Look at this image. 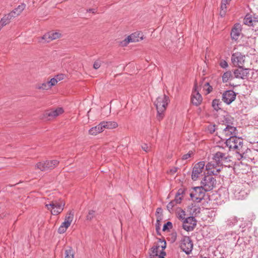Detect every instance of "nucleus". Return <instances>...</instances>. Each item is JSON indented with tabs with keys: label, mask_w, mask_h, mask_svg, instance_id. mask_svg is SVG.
I'll return each instance as SVG.
<instances>
[{
	"label": "nucleus",
	"mask_w": 258,
	"mask_h": 258,
	"mask_svg": "<svg viewBox=\"0 0 258 258\" xmlns=\"http://www.w3.org/2000/svg\"><path fill=\"white\" fill-rule=\"evenodd\" d=\"M3 160V159L2 158H1V157H0V161H1V160Z\"/></svg>",
	"instance_id": "obj_58"
},
{
	"label": "nucleus",
	"mask_w": 258,
	"mask_h": 258,
	"mask_svg": "<svg viewBox=\"0 0 258 258\" xmlns=\"http://www.w3.org/2000/svg\"><path fill=\"white\" fill-rule=\"evenodd\" d=\"M184 192V190L183 188H180L178 190L176 195H177L178 196H182V195L183 194Z\"/></svg>",
	"instance_id": "obj_49"
},
{
	"label": "nucleus",
	"mask_w": 258,
	"mask_h": 258,
	"mask_svg": "<svg viewBox=\"0 0 258 258\" xmlns=\"http://www.w3.org/2000/svg\"><path fill=\"white\" fill-rule=\"evenodd\" d=\"M251 26L252 27V30H254L255 32L258 31V21L254 20Z\"/></svg>",
	"instance_id": "obj_40"
},
{
	"label": "nucleus",
	"mask_w": 258,
	"mask_h": 258,
	"mask_svg": "<svg viewBox=\"0 0 258 258\" xmlns=\"http://www.w3.org/2000/svg\"><path fill=\"white\" fill-rule=\"evenodd\" d=\"M103 131V129L100 123L97 126L90 129L89 133L91 135H96Z\"/></svg>",
	"instance_id": "obj_26"
},
{
	"label": "nucleus",
	"mask_w": 258,
	"mask_h": 258,
	"mask_svg": "<svg viewBox=\"0 0 258 258\" xmlns=\"http://www.w3.org/2000/svg\"><path fill=\"white\" fill-rule=\"evenodd\" d=\"M221 165L212 159L206 166V169L210 174L217 175L221 170Z\"/></svg>",
	"instance_id": "obj_11"
},
{
	"label": "nucleus",
	"mask_w": 258,
	"mask_h": 258,
	"mask_svg": "<svg viewBox=\"0 0 258 258\" xmlns=\"http://www.w3.org/2000/svg\"><path fill=\"white\" fill-rule=\"evenodd\" d=\"M177 167H173L170 170L169 172L170 174H173L177 171Z\"/></svg>",
	"instance_id": "obj_50"
},
{
	"label": "nucleus",
	"mask_w": 258,
	"mask_h": 258,
	"mask_svg": "<svg viewBox=\"0 0 258 258\" xmlns=\"http://www.w3.org/2000/svg\"><path fill=\"white\" fill-rule=\"evenodd\" d=\"M143 37L142 34H140V33H134L128 36L126 38L122 41L121 42V44L122 46H126L130 42H139V41L143 40Z\"/></svg>",
	"instance_id": "obj_13"
},
{
	"label": "nucleus",
	"mask_w": 258,
	"mask_h": 258,
	"mask_svg": "<svg viewBox=\"0 0 258 258\" xmlns=\"http://www.w3.org/2000/svg\"><path fill=\"white\" fill-rule=\"evenodd\" d=\"M234 191L235 197L238 200H242L246 197V192L244 190H242L239 185L235 186Z\"/></svg>",
	"instance_id": "obj_21"
},
{
	"label": "nucleus",
	"mask_w": 258,
	"mask_h": 258,
	"mask_svg": "<svg viewBox=\"0 0 258 258\" xmlns=\"http://www.w3.org/2000/svg\"><path fill=\"white\" fill-rule=\"evenodd\" d=\"M236 97V93L232 90H228L223 93L222 100L227 104L231 103Z\"/></svg>",
	"instance_id": "obj_17"
},
{
	"label": "nucleus",
	"mask_w": 258,
	"mask_h": 258,
	"mask_svg": "<svg viewBox=\"0 0 258 258\" xmlns=\"http://www.w3.org/2000/svg\"><path fill=\"white\" fill-rule=\"evenodd\" d=\"M226 144L230 150L235 151L240 155L244 153L243 150V140L241 138L231 137L226 139Z\"/></svg>",
	"instance_id": "obj_2"
},
{
	"label": "nucleus",
	"mask_w": 258,
	"mask_h": 258,
	"mask_svg": "<svg viewBox=\"0 0 258 258\" xmlns=\"http://www.w3.org/2000/svg\"><path fill=\"white\" fill-rule=\"evenodd\" d=\"M222 106V102L219 99H214L212 101V107L216 110L218 111L221 109Z\"/></svg>",
	"instance_id": "obj_29"
},
{
	"label": "nucleus",
	"mask_w": 258,
	"mask_h": 258,
	"mask_svg": "<svg viewBox=\"0 0 258 258\" xmlns=\"http://www.w3.org/2000/svg\"><path fill=\"white\" fill-rule=\"evenodd\" d=\"M4 27V26H2V25H0V30L2 29V28Z\"/></svg>",
	"instance_id": "obj_57"
},
{
	"label": "nucleus",
	"mask_w": 258,
	"mask_h": 258,
	"mask_svg": "<svg viewBox=\"0 0 258 258\" xmlns=\"http://www.w3.org/2000/svg\"><path fill=\"white\" fill-rule=\"evenodd\" d=\"M88 12H92V13H95L96 12V10L95 9H89L87 10Z\"/></svg>",
	"instance_id": "obj_52"
},
{
	"label": "nucleus",
	"mask_w": 258,
	"mask_h": 258,
	"mask_svg": "<svg viewBox=\"0 0 258 258\" xmlns=\"http://www.w3.org/2000/svg\"><path fill=\"white\" fill-rule=\"evenodd\" d=\"M100 124L103 130L104 128L113 129L117 126V123L114 121H102Z\"/></svg>",
	"instance_id": "obj_25"
},
{
	"label": "nucleus",
	"mask_w": 258,
	"mask_h": 258,
	"mask_svg": "<svg viewBox=\"0 0 258 258\" xmlns=\"http://www.w3.org/2000/svg\"><path fill=\"white\" fill-rule=\"evenodd\" d=\"M172 227V224L170 222H167L166 224H165L163 227V231H165L166 230H168L170 229H171Z\"/></svg>",
	"instance_id": "obj_39"
},
{
	"label": "nucleus",
	"mask_w": 258,
	"mask_h": 258,
	"mask_svg": "<svg viewBox=\"0 0 258 258\" xmlns=\"http://www.w3.org/2000/svg\"><path fill=\"white\" fill-rule=\"evenodd\" d=\"M177 204L174 200L171 201L167 205V210L171 212L173 208Z\"/></svg>",
	"instance_id": "obj_38"
},
{
	"label": "nucleus",
	"mask_w": 258,
	"mask_h": 258,
	"mask_svg": "<svg viewBox=\"0 0 258 258\" xmlns=\"http://www.w3.org/2000/svg\"><path fill=\"white\" fill-rule=\"evenodd\" d=\"M55 78H56L58 82L63 79V75L62 74H61L60 75H57L55 77Z\"/></svg>",
	"instance_id": "obj_51"
},
{
	"label": "nucleus",
	"mask_w": 258,
	"mask_h": 258,
	"mask_svg": "<svg viewBox=\"0 0 258 258\" xmlns=\"http://www.w3.org/2000/svg\"><path fill=\"white\" fill-rule=\"evenodd\" d=\"M180 248L186 254H189L193 248V243L188 236H183L180 240Z\"/></svg>",
	"instance_id": "obj_8"
},
{
	"label": "nucleus",
	"mask_w": 258,
	"mask_h": 258,
	"mask_svg": "<svg viewBox=\"0 0 258 258\" xmlns=\"http://www.w3.org/2000/svg\"><path fill=\"white\" fill-rule=\"evenodd\" d=\"M95 212L93 210L89 211L88 214L87 216L88 220H91L94 216Z\"/></svg>",
	"instance_id": "obj_46"
},
{
	"label": "nucleus",
	"mask_w": 258,
	"mask_h": 258,
	"mask_svg": "<svg viewBox=\"0 0 258 258\" xmlns=\"http://www.w3.org/2000/svg\"><path fill=\"white\" fill-rule=\"evenodd\" d=\"M254 20L252 19V17L249 15H246L243 20V23L245 25L251 26Z\"/></svg>",
	"instance_id": "obj_33"
},
{
	"label": "nucleus",
	"mask_w": 258,
	"mask_h": 258,
	"mask_svg": "<svg viewBox=\"0 0 258 258\" xmlns=\"http://www.w3.org/2000/svg\"><path fill=\"white\" fill-rule=\"evenodd\" d=\"M219 65L223 69H225L228 66L227 62L224 60H221L219 63Z\"/></svg>",
	"instance_id": "obj_43"
},
{
	"label": "nucleus",
	"mask_w": 258,
	"mask_h": 258,
	"mask_svg": "<svg viewBox=\"0 0 258 258\" xmlns=\"http://www.w3.org/2000/svg\"><path fill=\"white\" fill-rule=\"evenodd\" d=\"M26 5L24 4H22L17 7L13 11L10 13V15L13 18H14L19 15H20L22 11L25 8Z\"/></svg>",
	"instance_id": "obj_23"
},
{
	"label": "nucleus",
	"mask_w": 258,
	"mask_h": 258,
	"mask_svg": "<svg viewBox=\"0 0 258 258\" xmlns=\"http://www.w3.org/2000/svg\"><path fill=\"white\" fill-rule=\"evenodd\" d=\"M205 166L204 161H200L194 165L191 173V179L193 180H197L202 175Z\"/></svg>",
	"instance_id": "obj_9"
},
{
	"label": "nucleus",
	"mask_w": 258,
	"mask_h": 258,
	"mask_svg": "<svg viewBox=\"0 0 258 258\" xmlns=\"http://www.w3.org/2000/svg\"><path fill=\"white\" fill-rule=\"evenodd\" d=\"M151 147L147 144H144L142 145V149L146 152H148L150 150Z\"/></svg>",
	"instance_id": "obj_42"
},
{
	"label": "nucleus",
	"mask_w": 258,
	"mask_h": 258,
	"mask_svg": "<svg viewBox=\"0 0 258 258\" xmlns=\"http://www.w3.org/2000/svg\"><path fill=\"white\" fill-rule=\"evenodd\" d=\"M192 154V152H189L188 153L185 154L182 156V160H186L189 157H191V155Z\"/></svg>",
	"instance_id": "obj_47"
},
{
	"label": "nucleus",
	"mask_w": 258,
	"mask_h": 258,
	"mask_svg": "<svg viewBox=\"0 0 258 258\" xmlns=\"http://www.w3.org/2000/svg\"><path fill=\"white\" fill-rule=\"evenodd\" d=\"M212 174L206 175L201 181L202 187L205 191L212 190L216 186V180L212 176Z\"/></svg>",
	"instance_id": "obj_4"
},
{
	"label": "nucleus",
	"mask_w": 258,
	"mask_h": 258,
	"mask_svg": "<svg viewBox=\"0 0 258 258\" xmlns=\"http://www.w3.org/2000/svg\"><path fill=\"white\" fill-rule=\"evenodd\" d=\"M185 212L183 210L180 209L178 210V211L177 212L178 218L179 219H181L184 221L185 219Z\"/></svg>",
	"instance_id": "obj_36"
},
{
	"label": "nucleus",
	"mask_w": 258,
	"mask_h": 258,
	"mask_svg": "<svg viewBox=\"0 0 258 258\" xmlns=\"http://www.w3.org/2000/svg\"><path fill=\"white\" fill-rule=\"evenodd\" d=\"M64 203L63 201H54L49 204H46L45 207L51 211L52 214L57 215L60 214L63 210Z\"/></svg>",
	"instance_id": "obj_5"
},
{
	"label": "nucleus",
	"mask_w": 258,
	"mask_h": 258,
	"mask_svg": "<svg viewBox=\"0 0 258 258\" xmlns=\"http://www.w3.org/2000/svg\"><path fill=\"white\" fill-rule=\"evenodd\" d=\"M101 62L99 60L95 61L93 64V68L96 70L99 69L101 66Z\"/></svg>",
	"instance_id": "obj_44"
},
{
	"label": "nucleus",
	"mask_w": 258,
	"mask_h": 258,
	"mask_svg": "<svg viewBox=\"0 0 258 258\" xmlns=\"http://www.w3.org/2000/svg\"><path fill=\"white\" fill-rule=\"evenodd\" d=\"M233 78L232 73L230 71L225 72L222 76V80L223 82L226 83Z\"/></svg>",
	"instance_id": "obj_31"
},
{
	"label": "nucleus",
	"mask_w": 258,
	"mask_h": 258,
	"mask_svg": "<svg viewBox=\"0 0 258 258\" xmlns=\"http://www.w3.org/2000/svg\"><path fill=\"white\" fill-rule=\"evenodd\" d=\"M74 219V214L71 212L68 213L65 217L64 221L62 223L58 229V232L60 234L64 233L71 225Z\"/></svg>",
	"instance_id": "obj_10"
},
{
	"label": "nucleus",
	"mask_w": 258,
	"mask_h": 258,
	"mask_svg": "<svg viewBox=\"0 0 258 258\" xmlns=\"http://www.w3.org/2000/svg\"><path fill=\"white\" fill-rule=\"evenodd\" d=\"M238 68L234 70L233 74L234 78L241 79H252L250 77V75L254 74V72L252 70L243 69V67H238Z\"/></svg>",
	"instance_id": "obj_6"
},
{
	"label": "nucleus",
	"mask_w": 258,
	"mask_h": 258,
	"mask_svg": "<svg viewBox=\"0 0 258 258\" xmlns=\"http://www.w3.org/2000/svg\"><path fill=\"white\" fill-rule=\"evenodd\" d=\"M162 210L161 208H158L156 211V216L157 219V222L162 220Z\"/></svg>",
	"instance_id": "obj_34"
},
{
	"label": "nucleus",
	"mask_w": 258,
	"mask_h": 258,
	"mask_svg": "<svg viewBox=\"0 0 258 258\" xmlns=\"http://www.w3.org/2000/svg\"><path fill=\"white\" fill-rule=\"evenodd\" d=\"M232 220H233V222H232V224H234L237 221V220L235 217L232 218Z\"/></svg>",
	"instance_id": "obj_55"
},
{
	"label": "nucleus",
	"mask_w": 258,
	"mask_h": 258,
	"mask_svg": "<svg viewBox=\"0 0 258 258\" xmlns=\"http://www.w3.org/2000/svg\"><path fill=\"white\" fill-rule=\"evenodd\" d=\"M63 112V109L61 107H58L55 110H51L46 111L44 115L47 119L50 120L60 115Z\"/></svg>",
	"instance_id": "obj_18"
},
{
	"label": "nucleus",
	"mask_w": 258,
	"mask_h": 258,
	"mask_svg": "<svg viewBox=\"0 0 258 258\" xmlns=\"http://www.w3.org/2000/svg\"><path fill=\"white\" fill-rule=\"evenodd\" d=\"M203 90L206 94H209L212 90V88L210 86L209 83L207 82L203 86Z\"/></svg>",
	"instance_id": "obj_35"
},
{
	"label": "nucleus",
	"mask_w": 258,
	"mask_h": 258,
	"mask_svg": "<svg viewBox=\"0 0 258 258\" xmlns=\"http://www.w3.org/2000/svg\"><path fill=\"white\" fill-rule=\"evenodd\" d=\"M241 25L239 23L235 24L231 32V37L232 39L237 40L241 33Z\"/></svg>",
	"instance_id": "obj_19"
},
{
	"label": "nucleus",
	"mask_w": 258,
	"mask_h": 258,
	"mask_svg": "<svg viewBox=\"0 0 258 258\" xmlns=\"http://www.w3.org/2000/svg\"><path fill=\"white\" fill-rule=\"evenodd\" d=\"M160 221L157 222V220L156 221V229L157 230H158V229L160 228Z\"/></svg>",
	"instance_id": "obj_53"
},
{
	"label": "nucleus",
	"mask_w": 258,
	"mask_h": 258,
	"mask_svg": "<svg viewBox=\"0 0 258 258\" xmlns=\"http://www.w3.org/2000/svg\"><path fill=\"white\" fill-rule=\"evenodd\" d=\"M254 4V6L256 7V9L258 11V0L255 1Z\"/></svg>",
	"instance_id": "obj_54"
},
{
	"label": "nucleus",
	"mask_w": 258,
	"mask_h": 258,
	"mask_svg": "<svg viewBox=\"0 0 258 258\" xmlns=\"http://www.w3.org/2000/svg\"><path fill=\"white\" fill-rule=\"evenodd\" d=\"M245 55L237 52L232 54L231 60L234 66L243 67L245 62Z\"/></svg>",
	"instance_id": "obj_12"
},
{
	"label": "nucleus",
	"mask_w": 258,
	"mask_h": 258,
	"mask_svg": "<svg viewBox=\"0 0 258 258\" xmlns=\"http://www.w3.org/2000/svg\"><path fill=\"white\" fill-rule=\"evenodd\" d=\"M182 199V196H178L177 195H176L174 201L177 204H179V203H180Z\"/></svg>",
	"instance_id": "obj_45"
},
{
	"label": "nucleus",
	"mask_w": 258,
	"mask_h": 258,
	"mask_svg": "<svg viewBox=\"0 0 258 258\" xmlns=\"http://www.w3.org/2000/svg\"><path fill=\"white\" fill-rule=\"evenodd\" d=\"M164 246H162V249H164L166 247V242H164Z\"/></svg>",
	"instance_id": "obj_56"
},
{
	"label": "nucleus",
	"mask_w": 258,
	"mask_h": 258,
	"mask_svg": "<svg viewBox=\"0 0 258 258\" xmlns=\"http://www.w3.org/2000/svg\"><path fill=\"white\" fill-rule=\"evenodd\" d=\"M169 102V97L165 94L159 96L154 102L157 111V118L158 120H161L163 119L164 115V112Z\"/></svg>",
	"instance_id": "obj_1"
},
{
	"label": "nucleus",
	"mask_w": 258,
	"mask_h": 258,
	"mask_svg": "<svg viewBox=\"0 0 258 258\" xmlns=\"http://www.w3.org/2000/svg\"><path fill=\"white\" fill-rule=\"evenodd\" d=\"M38 88L42 90H48L50 89V87L49 85L48 81L42 83L40 86L38 87Z\"/></svg>",
	"instance_id": "obj_37"
},
{
	"label": "nucleus",
	"mask_w": 258,
	"mask_h": 258,
	"mask_svg": "<svg viewBox=\"0 0 258 258\" xmlns=\"http://www.w3.org/2000/svg\"><path fill=\"white\" fill-rule=\"evenodd\" d=\"M158 246H154L152 247L149 253V258H164L165 252L162 251L160 253V254H158Z\"/></svg>",
	"instance_id": "obj_22"
},
{
	"label": "nucleus",
	"mask_w": 258,
	"mask_h": 258,
	"mask_svg": "<svg viewBox=\"0 0 258 258\" xmlns=\"http://www.w3.org/2000/svg\"><path fill=\"white\" fill-rule=\"evenodd\" d=\"M48 82L50 88H51L52 86L55 85L57 83L58 80L56 78H52L50 81H48Z\"/></svg>",
	"instance_id": "obj_41"
},
{
	"label": "nucleus",
	"mask_w": 258,
	"mask_h": 258,
	"mask_svg": "<svg viewBox=\"0 0 258 258\" xmlns=\"http://www.w3.org/2000/svg\"><path fill=\"white\" fill-rule=\"evenodd\" d=\"M218 148L219 150L213 155V159L215 160L217 163L222 166L223 164L228 163L230 161V157L228 153L224 151L223 148L219 147Z\"/></svg>",
	"instance_id": "obj_3"
},
{
	"label": "nucleus",
	"mask_w": 258,
	"mask_h": 258,
	"mask_svg": "<svg viewBox=\"0 0 258 258\" xmlns=\"http://www.w3.org/2000/svg\"><path fill=\"white\" fill-rule=\"evenodd\" d=\"M223 134L226 137L231 138V137H236L237 134L236 128L233 126L227 124L226 127L223 130Z\"/></svg>",
	"instance_id": "obj_20"
},
{
	"label": "nucleus",
	"mask_w": 258,
	"mask_h": 258,
	"mask_svg": "<svg viewBox=\"0 0 258 258\" xmlns=\"http://www.w3.org/2000/svg\"><path fill=\"white\" fill-rule=\"evenodd\" d=\"M12 19L13 18L10 13L6 15L3 18H2L1 20L0 21V25L4 26L9 24L10 22V20Z\"/></svg>",
	"instance_id": "obj_28"
},
{
	"label": "nucleus",
	"mask_w": 258,
	"mask_h": 258,
	"mask_svg": "<svg viewBox=\"0 0 258 258\" xmlns=\"http://www.w3.org/2000/svg\"><path fill=\"white\" fill-rule=\"evenodd\" d=\"M231 0H222L221 4V10L220 12V15L222 17H224L227 12V5H229Z\"/></svg>",
	"instance_id": "obj_24"
},
{
	"label": "nucleus",
	"mask_w": 258,
	"mask_h": 258,
	"mask_svg": "<svg viewBox=\"0 0 258 258\" xmlns=\"http://www.w3.org/2000/svg\"><path fill=\"white\" fill-rule=\"evenodd\" d=\"M61 34L58 32H49L40 37L39 41L42 42V40H44V42H49L53 40L59 38Z\"/></svg>",
	"instance_id": "obj_15"
},
{
	"label": "nucleus",
	"mask_w": 258,
	"mask_h": 258,
	"mask_svg": "<svg viewBox=\"0 0 258 258\" xmlns=\"http://www.w3.org/2000/svg\"><path fill=\"white\" fill-rule=\"evenodd\" d=\"M64 255V258H74V252L71 248L65 250Z\"/></svg>",
	"instance_id": "obj_32"
},
{
	"label": "nucleus",
	"mask_w": 258,
	"mask_h": 258,
	"mask_svg": "<svg viewBox=\"0 0 258 258\" xmlns=\"http://www.w3.org/2000/svg\"><path fill=\"white\" fill-rule=\"evenodd\" d=\"M205 192L201 186L195 187L190 192V197L194 202L200 203L204 198Z\"/></svg>",
	"instance_id": "obj_7"
},
{
	"label": "nucleus",
	"mask_w": 258,
	"mask_h": 258,
	"mask_svg": "<svg viewBox=\"0 0 258 258\" xmlns=\"http://www.w3.org/2000/svg\"><path fill=\"white\" fill-rule=\"evenodd\" d=\"M197 225V221L193 217H189L185 218L183 221V228L187 231H191L194 230Z\"/></svg>",
	"instance_id": "obj_14"
},
{
	"label": "nucleus",
	"mask_w": 258,
	"mask_h": 258,
	"mask_svg": "<svg viewBox=\"0 0 258 258\" xmlns=\"http://www.w3.org/2000/svg\"><path fill=\"white\" fill-rule=\"evenodd\" d=\"M208 130L210 133H213L216 130V127L215 125H210L208 126Z\"/></svg>",
	"instance_id": "obj_48"
},
{
	"label": "nucleus",
	"mask_w": 258,
	"mask_h": 258,
	"mask_svg": "<svg viewBox=\"0 0 258 258\" xmlns=\"http://www.w3.org/2000/svg\"><path fill=\"white\" fill-rule=\"evenodd\" d=\"M202 100V97L198 90L197 85L195 84L194 86V90L192 91L191 94V102L194 105L198 106L201 103Z\"/></svg>",
	"instance_id": "obj_16"
},
{
	"label": "nucleus",
	"mask_w": 258,
	"mask_h": 258,
	"mask_svg": "<svg viewBox=\"0 0 258 258\" xmlns=\"http://www.w3.org/2000/svg\"><path fill=\"white\" fill-rule=\"evenodd\" d=\"M45 161L38 162L35 165V169H39L42 171H47Z\"/></svg>",
	"instance_id": "obj_30"
},
{
	"label": "nucleus",
	"mask_w": 258,
	"mask_h": 258,
	"mask_svg": "<svg viewBox=\"0 0 258 258\" xmlns=\"http://www.w3.org/2000/svg\"><path fill=\"white\" fill-rule=\"evenodd\" d=\"M46 165L47 171L50 170L56 166H57L59 163V161L57 160H53L50 161H45Z\"/></svg>",
	"instance_id": "obj_27"
}]
</instances>
